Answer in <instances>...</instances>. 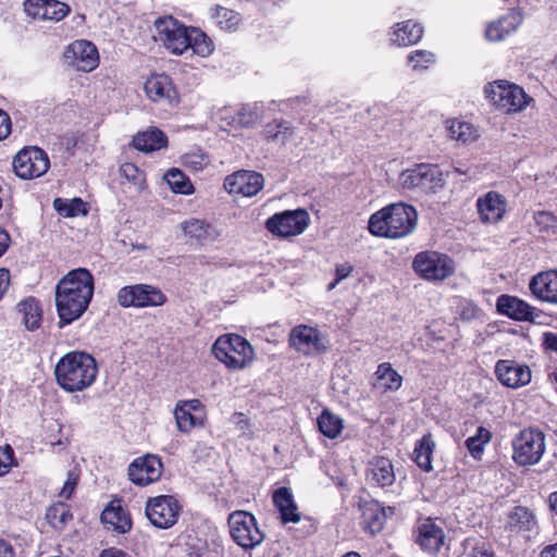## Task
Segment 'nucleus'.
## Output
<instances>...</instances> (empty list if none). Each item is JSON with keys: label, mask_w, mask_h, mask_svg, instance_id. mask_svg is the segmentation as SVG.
<instances>
[{"label": "nucleus", "mask_w": 557, "mask_h": 557, "mask_svg": "<svg viewBox=\"0 0 557 557\" xmlns=\"http://www.w3.org/2000/svg\"><path fill=\"white\" fill-rule=\"evenodd\" d=\"M94 292V276L85 268L71 270L58 282L54 302L59 317V329L73 323L86 312Z\"/></svg>", "instance_id": "f257e3e1"}, {"label": "nucleus", "mask_w": 557, "mask_h": 557, "mask_svg": "<svg viewBox=\"0 0 557 557\" xmlns=\"http://www.w3.org/2000/svg\"><path fill=\"white\" fill-rule=\"evenodd\" d=\"M418 213L416 208L405 202L383 207L369 218L368 230L376 237L397 239L414 231Z\"/></svg>", "instance_id": "f03ea898"}, {"label": "nucleus", "mask_w": 557, "mask_h": 557, "mask_svg": "<svg viewBox=\"0 0 557 557\" xmlns=\"http://www.w3.org/2000/svg\"><path fill=\"white\" fill-rule=\"evenodd\" d=\"M97 373L95 358L83 351L65 354L58 361L54 370L59 386L70 393L88 388L95 382Z\"/></svg>", "instance_id": "7ed1b4c3"}, {"label": "nucleus", "mask_w": 557, "mask_h": 557, "mask_svg": "<svg viewBox=\"0 0 557 557\" xmlns=\"http://www.w3.org/2000/svg\"><path fill=\"white\" fill-rule=\"evenodd\" d=\"M212 352L218 360L233 369L245 368L253 358L252 346L237 334L219 337L212 346Z\"/></svg>", "instance_id": "20e7f679"}, {"label": "nucleus", "mask_w": 557, "mask_h": 557, "mask_svg": "<svg viewBox=\"0 0 557 557\" xmlns=\"http://www.w3.org/2000/svg\"><path fill=\"white\" fill-rule=\"evenodd\" d=\"M511 444L512 459L518 466H534L545 453V434L537 429H523L513 437Z\"/></svg>", "instance_id": "39448f33"}, {"label": "nucleus", "mask_w": 557, "mask_h": 557, "mask_svg": "<svg viewBox=\"0 0 557 557\" xmlns=\"http://www.w3.org/2000/svg\"><path fill=\"white\" fill-rule=\"evenodd\" d=\"M227 524L232 540L245 550L253 549L264 541L256 517L245 510H235L228 515Z\"/></svg>", "instance_id": "423d86ee"}, {"label": "nucleus", "mask_w": 557, "mask_h": 557, "mask_svg": "<svg viewBox=\"0 0 557 557\" xmlns=\"http://www.w3.org/2000/svg\"><path fill=\"white\" fill-rule=\"evenodd\" d=\"M484 94L497 109L505 113L522 111L532 100L520 86L506 81L488 84L484 88Z\"/></svg>", "instance_id": "0eeeda50"}, {"label": "nucleus", "mask_w": 557, "mask_h": 557, "mask_svg": "<svg viewBox=\"0 0 557 557\" xmlns=\"http://www.w3.org/2000/svg\"><path fill=\"white\" fill-rule=\"evenodd\" d=\"M166 300L158 286L143 283L123 286L116 294V302L123 308L160 307Z\"/></svg>", "instance_id": "6e6552de"}, {"label": "nucleus", "mask_w": 557, "mask_h": 557, "mask_svg": "<svg viewBox=\"0 0 557 557\" xmlns=\"http://www.w3.org/2000/svg\"><path fill=\"white\" fill-rule=\"evenodd\" d=\"M182 506L172 495H159L148 498L145 513L149 522L158 529H170L178 520Z\"/></svg>", "instance_id": "1a4fd4ad"}, {"label": "nucleus", "mask_w": 557, "mask_h": 557, "mask_svg": "<svg viewBox=\"0 0 557 557\" xmlns=\"http://www.w3.org/2000/svg\"><path fill=\"white\" fill-rule=\"evenodd\" d=\"M309 222L310 218L305 209L285 210L270 216L265 227L271 234L286 238L304 233Z\"/></svg>", "instance_id": "9d476101"}, {"label": "nucleus", "mask_w": 557, "mask_h": 557, "mask_svg": "<svg viewBox=\"0 0 557 557\" xmlns=\"http://www.w3.org/2000/svg\"><path fill=\"white\" fill-rule=\"evenodd\" d=\"M154 27L158 39L170 52L182 54L188 50V34L190 27H186L170 15L157 18Z\"/></svg>", "instance_id": "9b49d317"}, {"label": "nucleus", "mask_w": 557, "mask_h": 557, "mask_svg": "<svg viewBox=\"0 0 557 557\" xmlns=\"http://www.w3.org/2000/svg\"><path fill=\"white\" fill-rule=\"evenodd\" d=\"M50 168L47 153L38 147L21 150L13 160L15 174L23 180H32L44 175Z\"/></svg>", "instance_id": "f8f14e48"}, {"label": "nucleus", "mask_w": 557, "mask_h": 557, "mask_svg": "<svg viewBox=\"0 0 557 557\" xmlns=\"http://www.w3.org/2000/svg\"><path fill=\"white\" fill-rule=\"evenodd\" d=\"M289 345L306 356L322 354L329 349L326 337L319 330L305 324L293 327L289 334Z\"/></svg>", "instance_id": "ddd939ff"}, {"label": "nucleus", "mask_w": 557, "mask_h": 557, "mask_svg": "<svg viewBox=\"0 0 557 557\" xmlns=\"http://www.w3.org/2000/svg\"><path fill=\"white\" fill-rule=\"evenodd\" d=\"M455 273L454 260L437 251L420 252V277L428 281H444Z\"/></svg>", "instance_id": "4468645a"}, {"label": "nucleus", "mask_w": 557, "mask_h": 557, "mask_svg": "<svg viewBox=\"0 0 557 557\" xmlns=\"http://www.w3.org/2000/svg\"><path fill=\"white\" fill-rule=\"evenodd\" d=\"M23 10L33 20L53 23L63 21L71 13V7L59 0H24Z\"/></svg>", "instance_id": "2eb2a0df"}, {"label": "nucleus", "mask_w": 557, "mask_h": 557, "mask_svg": "<svg viewBox=\"0 0 557 557\" xmlns=\"http://www.w3.org/2000/svg\"><path fill=\"white\" fill-rule=\"evenodd\" d=\"M163 470L161 459L156 455H145L132 461L128 466V479L138 486H147L157 482Z\"/></svg>", "instance_id": "dca6fc26"}, {"label": "nucleus", "mask_w": 557, "mask_h": 557, "mask_svg": "<svg viewBox=\"0 0 557 557\" xmlns=\"http://www.w3.org/2000/svg\"><path fill=\"white\" fill-rule=\"evenodd\" d=\"M264 186V177L255 171H238L224 180V188L228 194L245 197L256 196Z\"/></svg>", "instance_id": "f3484780"}, {"label": "nucleus", "mask_w": 557, "mask_h": 557, "mask_svg": "<svg viewBox=\"0 0 557 557\" xmlns=\"http://www.w3.org/2000/svg\"><path fill=\"white\" fill-rule=\"evenodd\" d=\"M66 61L83 72H90L97 67L99 55L96 46L88 40H75L64 52Z\"/></svg>", "instance_id": "a211bd4d"}, {"label": "nucleus", "mask_w": 557, "mask_h": 557, "mask_svg": "<svg viewBox=\"0 0 557 557\" xmlns=\"http://www.w3.org/2000/svg\"><path fill=\"white\" fill-rule=\"evenodd\" d=\"M361 525L372 535L380 533L389 517L394 515L393 507H384L377 500H364L360 504Z\"/></svg>", "instance_id": "6ab92c4d"}, {"label": "nucleus", "mask_w": 557, "mask_h": 557, "mask_svg": "<svg viewBox=\"0 0 557 557\" xmlns=\"http://www.w3.org/2000/svg\"><path fill=\"white\" fill-rule=\"evenodd\" d=\"M498 381L508 387L519 388L530 383L531 370L513 360H498L495 366Z\"/></svg>", "instance_id": "aec40b11"}, {"label": "nucleus", "mask_w": 557, "mask_h": 557, "mask_svg": "<svg viewBox=\"0 0 557 557\" xmlns=\"http://www.w3.org/2000/svg\"><path fill=\"white\" fill-rule=\"evenodd\" d=\"M506 207V198L493 190L484 194L476 200L480 220L485 224H495L503 220Z\"/></svg>", "instance_id": "412c9836"}, {"label": "nucleus", "mask_w": 557, "mask_h": 557, "mask_svg": "<svg viewBox=\"0 0 557 557\" xmlns=\"http://www.w3.org/2000/svg\"><path fill=\"white\" fill-rule=\"evenodd\" d=\"M532 295L541 301L557 304V271L541 272L530 281Z\"/></svg>", "instance_id": "4be33fe9"}, {"label": "nucleus", "mask_w": 557, "mask_h": 557, "mask_svg": "<svg viewBox=\"0 0 557 557\" xmlns=\"http://www.w3.org/2000/svg\"><path fill=\"white\" fill-rule=\"evenodd\" d=\"M497 311L513 320L533 321L534 308L518 297L500 295L496 302Z\"/></svg>", "instance_id": "5701e85b"}, {"label": "nucleus", "mask_w": 557, "mask_h": 557, "mask_svg": "<svg viewBox=\"0 0 557 557\" xmlns=\"http://www.w3.org/2000/svg\"><path fill=\"white\" fill-rule=\"evenodd\" d=\"M522 15L516 10H511L506 15L487 25L485 37L490 41H500L509 34L513 33L522 23Z\"/></svg>", "instance_id": "b1692460"}, {"label": "nucleus", "mask_w": 557, "mask_h": 557, "mask_svg": "<svg viewBox=\"0 0 557 557\" xmlns=\"http://www.w3.org/2000/svg\"><path fill=\"white\" fill-rule=\"evenodd\" d=\"M145 91L148 98L154 102L163 100L172 102L176 98L172 81L165 74L150 76L145 83Z\"/></svg>", "instance_id": "393cba45"}, {"label": "nucleus", "mask_w": 557, "mask_h": 557, "mask_svg": "<svg viewBox=\"0 0 557 557\" xmlns=\"http://www.w3.org/2000/svg\"><path fill=\"white\" fill-rule=\"evenodd\" d=\"M367 480L371 484H375L381 487L392 485L395 481V473L389 459L377 457L370 461Z\"/></svg>", "instance_id": "a878e982"}, {"label": "nucleus", "mask_w": 557, "mask_h": 557, "mask_svg": "<svg viewBox=\"0 0 557 557\" xmlns=\"http://www.w3.org/2000/svg\"><path fill=\"white\" fill-rule=\"evenodd\" d=\"M273 503L281 513L283 523H297L300 521V513L289 488H277L273 494Z\"/></svg>", "instance_id": "bb28decb"}, {"label": "nucleus", "mask_w": 557, "mask_h": 557, "mask_svg": "<svg viewBox=\"0 0 557 557\" xmlns=\"http://www.w3.org/2000/svg\"><path fill=\"white\" fill-rule=\"evenodd\" d=\"M101 521L107 529L120 534L127 533L132 529V520L127 511L120 505L110 504L101 513Z\"/></svg>", "instance_id": "cd10ccee"}, {"label": "nucleus", "mask_w": 557, "mask_h": 557, "mask_svg": "<svg viewBox=\"0 0 557 557\" xmlns=\"http://www.w3.org/2000/svg\"><path fill=\"white\" fill-rule=\"evenodd\" d=\"M445 534L441 527L428 519L420 527V547L429 554H435L444 545Z\"/></svg>", "instance_id": "c85d7f7f"}, {"label": "nucleus", "mask_w": 557, "mask_h": 557, "mask_svg": "<svg viewBox=\"0 0 557 557\" xmlns=\"http://www.w3.org/2000/svg\"><path fill=\"white\" fill-rule=\"evenodd\" d=\"M133 145L139 151L152 152L166 147L168 138L160 129L151 128L135 135L133 138Z\"/></svg>", "instance_id": "c756f323"}, {"label": "nucleus", "mask_w": 557, "mask_h": 557, "mask_svg": "<svg viewBox=\"0 0 557 557\" xmlns=\"http://www.w3.org/2000/svg\"><path fill=\"white\" fill-rule=\"evenodd\" d=\"M508 525L517 532H535L537 520L534 512L528 507L517 506L508 516Z\"/></svg>", "instance_id": "7c9ffc66"}, {"label": "nucleus", "mask_w": 557, "mask_h": 557, "mask_svg": "<svg viewBox=\"0 0 557 557\" xmlns=\"http://www.w3.org/2000/svg\"><path fill=\"white\" fill-rule=\"evenodd\" d=\"M182 227L185 235L195 238L201 245L212 242L219 236L214 226L198 219L184 222Z\"/></svg>", "instance_id": "2f4dec72"}, {"label": "nucleus", "mask_w": 557, "mask_h": 557, "mask_svg": "<svg viewBox=\"0 0 557 557\" xmlns=\"http://www.w3.org/2000/svg\"><path fill=\"white\" fill-rule=\"evenodd\" d=\"M17 310L22 314V321L29 331H35L40 326L42 319V310L39 301L29 297L17 304Z\"/></svg>", "instance_id": "473e14b6"}, {"label": "nucleus", "mask_w": 557, "mask_h": 557, "mask_svg": "<svg viewBox=\"0 0 557 557\" xmlns=\"http://www.w3.org/2000/svg\"><path fill=\"white\" fill-rule=\"evenodd\" d=\"M445 175L436 164L420 163V189L434 193L443 187Z\"/></svg>", "instance_id": "72a5a7b5"}, {"label": "nucleus", "mask_w": 557, "mask_h": 557, "mask_svg": "<svg viewBox=\"0 0 557 557\" xmlns=\"http://www.w3.org/2000/svg\"><path fill=\"white\" fill-rule=\"evenodd\" d=\"M373 386L381 391H395L400 387L401 376L392 368L391 363L383 362L377 367Z\"/></svg>", "instance_id": "f704fd0d"}, {"label": "nucleus", "mask_w": 557, "mask_h": 557, "mask_svg": "<svg viewBox=\"0 0 557 557\" xmlns=\"http://www.w3.org/2000/svg\"><path fill=\"white\" fill-rule=\"evenodd\" d=\"M263 134L267 140L285 145L294 136L295 129L287 121L273 120L264 126Z\"/></svg>", "instance_id": "c9c22d12"}, {"label": "nucleus", "mask_w": 557, "mask_h": 557, "mask_svg": "<svg viewBox=\"0 0 557 557\" xmlns=\"http://www.w3.org/2000/svg\"><path fill=\"white\" fill-rule=\"evenodd\" d=\"M447 133L450 139L461 144L472 143L479 137L478 129L472 124L458 120L447 121Z\"/></svg>", "instance_id": "e433bc0d"}, {"label": "nucleus", "mask_w": 557, "mask_h": 557, "mask_svg": "<svg viewBox=\"0 0 557 557\" xmlns=\"http://www.w3.org/2000/svg\"><path fill=\"white\" fill-rule=\"evenodd\" d=\"M318 426L324 436L336 438L343 430V419L329 409H323L318 418Z\"/></svg>", "instance_id": "4c0bfd02"}, {"label": "nucleus", "mask_w": 557, "mask_h": 557, "mask_svg": "<svg viewBox=\"0 0 557 557\" xmlns=\"http://www.w3.org/2000/svg\"><path fill=\"white\" fill-rule=\"evenodd\" d=\"M417 23L409 20L397 24L392 41L399 47H408L418 42Z\"/></svg>", "instance_id": "58836bf2"}, {"label": "nucleus", "mask_w": 557, "mask_h": 557, "mask_svg": "<svg viewBox=\"0 0 557 557\" xmlns=\"http://www.w3.org/2000/svg\"><path fill=\"white\" fill-rule=\"evenodd\" d=\"M188 41V49L200 57H208L214 48L211 39L196 27H190Z\"/></svg>", "instance_id": "ea45409f"}, {"label": "nucleus", "mask_w": 557, "mask_h": 557, "mask_svg": "<svg viewBox=\"0 0 557 557\" xmlns=\"http://www.w3.org/2000/svg\"><path fill=\"white\" fill-rule=\"evenodd\" d=\"M72 518L69 506L61 502L50 506L46 512L47 521L55 530L64 529Z\"/></svg>", "instance_id": "a19ab883"}, {"label": "nucleus", "mask_w": 557, "mask_h": 557, "mask_svg": "<svg viewBox=\"0 0 557 557\" xmlns=\"http://www.w3.org/2000/svg\"><path fill=\"white\" fill-rule=\"evenodd\" d=\"M53 208L59 214L66 218L87 214L86 203L81 198H73L70 200L55 198L53 200Z\"/></svg>", "instance_id": "79ce46f5"}, {"label": "nucleus", "mask_w": 557, "mask_h": 557, "mask_svg": "<svg viewBox=\"0 0 557 557\" xmlns=\"http://www.w3.org/2000/svg\"><path fill=\"white\" fill-rule=\"evenodd\" d=\"M492 440V433L484 426H479L473 436L466 440V447L474 459H481L484 446Z\"/></svg>", "instance_id": "37998d69"}, {"label": "nucleus", "mask_w": 557, "mask_h": 557, "mask_svg": "<svg viewBox=\"0 0 557 557\" xmlns=\"http://www.w3.org/2000/svg\"><path fill=\"white\" fill-rule=\"evenodd\" d=\"M164 178L172 191L176 194L190 195L194 193V186L189 178L178 169L169 170Z\"/></svg>", "instance_id": "c03bdc74"}, {"label": "nucleus", "mask_w": 557, "mask_h": 557, "mask_svg": "<svg viewBox=\"0 0 557 557\" xmlns=\"http://www.w3.org/2000/svg\"><path fill=\"white\" fill-rule=\"evenodd\" d=\"M174 417L177 429L183 433H188L195 426L202 425V419L181 406H175Z\"/></svg>", "instance_id": "a18cd8bd"}, {"label": "nucleus", "mask_w": 557, "mask_h": 557, "mask_svg": "<svg viewBox=\"0 0 557 557\" xmlns=\"http://www.w3.org/2000/svg\"><path fill=\"white\" fill-rule=\"evenodd\" d=\"M533 221L540 232H557V216L549 211H536L533 213Z\"/></svg>", "instance_id": "49530a36"}, {"label": "nucleus", "mask_w": 557, "mask_h": 557, "mask_svg": "<svg viewBox=\"0 0 557 557\" xmlns=\"http://www.w3.org/2000/svg\"><path fill=\"white\" fill-rule=\"evenodd\" d=\"M435 446H436V444L433 441L431 434H425L420 440V457L424 456V458H425L424 462H420V469H422L426 472H430L433 469L431 456H432V453H433Z\"/></svg>", "instance_id": "de8ad7c7"}, {"label": "nucleus", "mask_w": 557, "mask_h": 557, "mask_svg": "<svg viewBox=\"0 0 557 557\" xmlns=\"http://www.w3.org/2000/svg\"><path fill=\"white\" fill-rule=\"evenodd\" d=\"M214 18L222 29H231L236 26L239 21L237 13L223 7L215 9Z\"/></svg>", "instance_id": "09e8293b"}, {"label": "nucleus", "mask_w": 557, "mask_h": 557, "mask_svg": "<svg viewBox=\"0 0 557 557\" xmlns=\"http://www.w3.org/2000/svg\"><path fill=\"white\" fill-rule=\"evenodd\" d=\"M236 113L237 126H239V128L249 127L258 121V113L256 112L255 108L249 104L240 107L238 110H236Z\"/></svg>", "instance_id": "8fccbe9b"}, {"label": "nucleus", "mask_w": 557, "mask_h": 557, "mask_svg": "<svg viewBox=\"0 0 557 557\" xmlns=\"http://www.w3.org/2000/svg\"><path fill=\"white\" fill-rule=\"evenodd\" d=\"M14 451L10 445L0 446V476L9 473L13 466Z\"/></svg>", "instance_id": "3c124183"}, {"label": "nucleus", "mask_w": 557, "mask_h": 557, "mask_svg": "<svg viewBox=\"0 0 557 557\" xmlns=\"http://www.w3.org/2000/svg\"><path fill=\"white\" fill-rule=\"evenodd\" d=\"M183 163L193 171H201L208 164V158L200 153H187L183 157Z\"/></svg>", "instance_id": "603ef678"}, {"label": "nucleus", "mask_w": 557, "mask_h": 557, "mask_svg": "<svg viewBox=\"0 0 557 557\" xmlns=\"http://www.w3.org/2000/svg\"><path fill=\"white\" fill-rule=\"evenodd\" d=\"M121 173L134 184H140L144 181V173L134 163L122 164Z\"/></svg>", "instance_id": "864d4df0"}, {"label": "nucleus", "mask_w": 557, "mask_h": 557, "mask_svg": "<svg viewBox=\"0 0 557 557\" xmlns=\"http://www.w3.org/2000/svg\"><path fill=\"white\" fill-rule=\"evenodd\" d=\"M77 480H78V476L77 474H75L74 472L70 471L67 473V479L60 492V496L65 498V499H69L72 494L74 493L75 491V487L77 485Z\"/></svg>", "instance_id": "5fc2aeb1"}, {"label": "nucleus", "mask_w": 557, "mask_h": 557, "mask_svg": "<svg viewBox=\"0 0 557 557\" xmlns=\"http://www.w3.org/2000/svg\"><path fill=\"white\" fill-rule=\"evenodd\" d=\"M400 184L403 188L411 189L416 187L418 181V174L414 169H408L400 174Z\"/></svg>", "instance_id": "6e6d98bb"}, {"label": "nucleus", "mask_w": 557, "mask_h": 557, "mask_svg": "<svg viewBox=\"0 0 557 557\" xmlns=\"http://www.w3.org/2000/svg\"><path fill=\"white\" fill-rule=\"evenodd\" d=\"M469 557H496L492 546L482 542L472 547Z\"/></svg>", "instance_id": "4d7b16f0"}, {"label": "nucleus", "mask_w": 557, "mask_h": 557, "mask_svg": "<svg viewBox=\"0 0 557 557\" xmlns=\"http://www.w3.org/2000/svg\"><path fill=\"white\" fill-rule=\"evenodd\" d=\"M236 117H237V113L233 109L224 108L223 110L220 111V120L221 121H225L226 125H228L231 127L239 128V126H237Z\"/></svg>", "instance_id": "13d9d810"}, {"label": "nucleus", "mask_w": 557, "mask_h": 557, "mask_svg": "<svg viewBox=\"0 0 557 557\" xmlns=\"http://www.w3.org/2000/svg\"><path fill=\"white\" fill-rule=\"evenodd\" d=\"M11 125L10 116L0 109V140L8 137L11 132Z\"/></svg>", "instance_id": "bf43d9fd"}, {"label": "nucleus", "mask_w": 557, "mask_h": 557, "mask_svg": "<svg viewBox=\"0 0 557 557\" xmlns=\"http://www.w3.org/2000/svg\"><path fill=\"white\" fill-rule=\"evenodd\" d=\"M176 406H181L190 412H198L202 411L203 409V406L199 399L180 400Z\"/></svg>", "instance_id": "052dcab7"}, {"label": "nucleus", "mask_w": 557, "mask_h": 557, "mask_svg": "<svg viewBox=\"0 0 557 557\" xmlns=\"http://www.w3.org/2000/svg\"><path fill=\"white\" fill-rule=\"evenodd\" d=\"M352 270H354L352 265H350L347 262L346 263L336 264V267H335V276H336L337 281H343L346 277H348L351 274Z\"/></svg>", "instance_id": "680f3d73"}, {"label": "nucleus", "mask_w": 557, "mask_h": 557, "mask_svg": "<svg viewBox=\"0 0 557 557\" xmlns=\"http://www.w3.org/2000/svg\"><path fill=\"white\" fill-rule=\"evenodd\" d=\"M478 311L479 309L472 302H466V305L462 307L460 315L462 319L471 320L476 317Z\"/></svg>", "instance_id": "e2e57ef3"}, {"label": "nucleus", "mask_w": 557, "mask_h": 557, "mask_svg": "<svg viewBox=\"0 0 557 557\" xmlns=\"http://www.w3.org/2000/svg\"><path fill=\"white\" fill-rule=\"evenodd\" d=\"M544 345L547 349L557 354V333H544Z\"/></svg>", "instance_id": "0e129e2a"}, {"label": "nucleus", "mask_w": 557, "mask_h": 557, "mask_svg": "<svg viewBox=\"0 0 557 557\" xmlns=\"http://www.w3.org/2000/svg\"><path fill=\"white\" fill-rule=\"evenodd\" d=\"M10 243L11 237L9 233L5 230L0 228V257L5 253V251L10 247Z\"/></svg>", "instance_id": "69168bd1"}, {"label": "nucleus", "mask_w": 557, "mask_h": 557, "mask_svg": "<svg viewBox=\"0 0 557 557\" xmlns=\"http://www.w3.org/2000/svg\"><path fill=\"white\" fill-rule=\"evenodd\" d=\"M0 557H15L13 547L3 540H0Z\"/></svg>", "instance_id": "338daca9"}, {"label": "nucleus", "mask_w": 557, "mask_h": 557, "mask_svg": "<svg viewBox=\"0 0 557 557\" xmlns=\"http://www.w3.org/2000/svg\"><path fill=\"white\" fill-rule=\"evenodd\" d=\"M100 557H131L128 554L119 548L104 549Z\"/></svg>", "instance_id": "774afa93"}]
</instances>
